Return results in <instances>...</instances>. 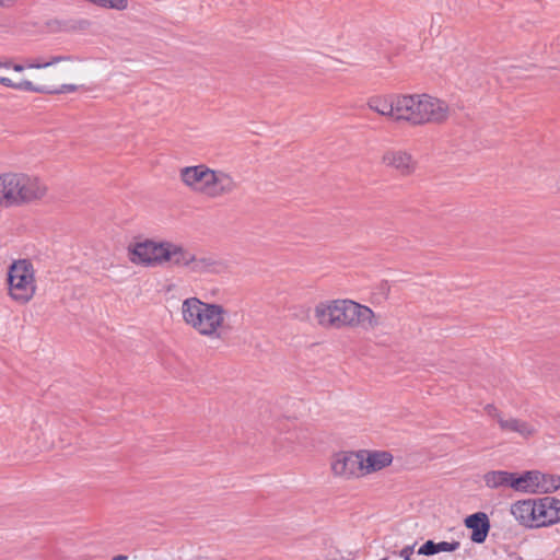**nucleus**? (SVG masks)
<instances>
[{"instance_id":"obj_7","label":"nucleus","mask_w":560,"mask_h":560,"mask_svg":"<svg viewBox=\"0 0 560 560\" xmlns=\"http://www.w3.org/2000/svg\"><path fill=\"white\" fill-rule=\"evenodd\" d=\"M511 514L526 528H539L560 522V500L552 497L526 499L511 505Z\"/></svg>"},{"instance_id":"obj_8","label":"nucleus","mask_w":560,"mask_h":560,"mask_svg":"<svg viewBox=\"0 0 560 560\" xmlns=\"http://www.w3.org/2000/svg\"><path fill=\"white\" fill-rule=\"evenodd\" d=\"M9 295L20 304L28 303L36 293L35 270L28 259H19L8 270Z\"/></svg>"},{"instance_id":"obj_3","label":"nucleus","mask_w":560,"mask_h":560,"mask_svg":"<svg viewBox=\"0 0 560 560\" xmlns=\"http://www.w3.org/2000/svg\"><path fill=\"white\" fill-rule=\"evenodd\" d=\"M314 318L317 325L325 329L362 328L370 330L381 324L380 316L370 307L351 300L320 302L314 307Z\"/></svg>"},{"instance_id":"obj_5","label":"nucleus","mask_w":560,"mask_h":560,"mask_svg":"<svg viewBox=\"0 0 560 560\" xmlns=\"http://www.w3.org/2000/svg\"><path fill=\"white\" fill-rule=\"evenodd\" d=\"M179 177L190 190L213 199L230 195L237 188V183L230 173L210 168L205 164L183 167Z\"/></svg>"},{"instance_id":"obj_15","label":"nucleus","mask_w":560,"mask_h":560,"mask_svg":"<svg viewBox=\"0 0 560 560\" xmlns=\"http://www.w3.org/2000/svg\"><path fill=\"white\" fill-rule=\"evenodd\" d=\"M398 103L400 95L374 96L369 100L368 106L373 112L398 121Z\"/></svg>"},{"instance_id":"obj_12","label":"nucleus","mask_w":560,"mask_h":560,"mask_svg":"<svg viewBox=\"0 0 560 560\" xmlns=\"http://www.w3.org/2000/svg\"><path fill=\"white\" fill-rule=\"evenodd\" d=\"M518 492L523 493H551L560 488V477L547 475L538 470L525 471L518 476Z\"/></svg>"},{"instance_id":"obj_6","label":"nucleus","mask_w":560,"mask_h":560,"mask_svg":"<svg viewBox=\"0 0 560 560\" xmlns=\"http://www.w3.org/2000/svg\"><path fill=\"white\" fill-rule=\"evenodd\" d=\"M398 121L410 126L442 124L450 115L446 102L428 94L400 95Z\"/></svg>"},{"instance_id":"obj_19","label":"nucleus","mask_w":560,"mask_h":560,"mask_svg":"<svg viewBox=\"0 0 560 560\" xmlns=\"http://www.w3.org/2000/svg\"><path fill=\"white\" fill-rule=\"evenodd\" d=\"M46 427L47 421L45 419H42L40 421H33L30 427L28 439L35 442H39L40 439L45 435Z\"/></svg>"},{"instance_id":"obj_20","label":"nucleus","mask_w":560,"mask_h":560,"mask_svg":"<svg viewBox=\"0 0 560 560\" xmlns=\"http://www.w3.org/2000/svg\"><path fill=\"white\" fill-rule=\"evenodd\" d=\"M460 546L459 541H440L435 542L436 553L439 552H453Z\"/></svg>"},{"instance_id":"obj_18","label":"nucleus","mask_w":560,"mask_h":560,"mask_svg":"<svg viewBox=\"0 0 560 560\" xmlns=\"http://www.w3.org/2000/svg\"><path fill=\"white\" fill-rule=\"evenodd\" d=\"M14 179L13 172L0 174V208L14 207Z\"/></svg>"},{"instance_id":"obj_14","label":"nucleus","mask_w":560,"mask_h":560,"mask_svg":"<svg viewBox=\"0 0 560 560\" xmlns=\"http://www.w3.org/2000/svg\"><path fill=\"white\" fill-rule=\"evenodd\" d=\"M363 477L384 469L393 463V455L386 451L361 450Z\"/></svg>"},{"instance_id":"obj_21","label":"nucleus","mask_w":560,"mask_h":560,"mask_svg":"<svg viewBox=\"0 0 560 560\" xmlns=\"http://www.w3.org/2000/svg\"><path fill=\"white\" fill-rule=\"evenodd\" d=\"M418 555L434 556L436 555L435 541L427 540L419 549Z\"/></svg>"},{"instance_id":"obj_9","label":"nucleus","mask_w":560,"mask_h":560,"mask_svg":"<svg viewBox=\"0 0 560 560\" xmlns=\"http://www.w3.org/2000/svg\"><path fill=\"white\" fill-rule=\"evenodd\" d=\"M485 411L490 418L497 421L499 429L505 434H515L523 440L533 439L538 434V422L527 421L504 413L493 405H487Z\"/></svg>"},{"instance_id":"obj_22","label":"nucleus","mask_w":560,"mask_h":560,"mask_svg":"<svg viewBox=\"0 0 560 560\" xmlns=\"http://www.w3.org/2000/svg\"><path fill=\"white\" fill-rule=\"evenodd\" d=\"M415 545L412 546H406L399 551V556L404 560H412V553H413Z\"/></svg>"},{"instance_id":"obj_4","label":"nucleus","mask_w":560,"mask_h":560,"mask_svg":"<svg viewBox=\"0 0 560 560\" xmlns=\"http://www.w3.org/2000/svg\"><path fill=\"white\" fill-rule=\"evenodd\" d=\"M183 322L199 335L208 338H220L225 328L228 311L215 303H206L196 296L182 302Z\"/></svg>"},{"instance_id":"obj_24","label":"nucleus","mask_w":560,"mask_h":560,"mask_svg":"<svg viewBox=\"0 0 560 560\" xmlns=\"http://www.w3.org/2000/svg\"><path fill=\"white\" fill-rule=\"evenodd\" d=\"M2 4H3V1H2V0H0V7H1Z\"/></svg>"},{"instance_id":"obj_17","label":"nucleus","mask_w":560,"mask_h":560,"mask_svg":"<svg viewBox=\"0 0 560 560\" xmlns=\"http://www.w3.org/2000/svg\"><path fill=\"white\" fill-rule=\"evenodd\" d=\"M485 483L488 488L498 489L501 487H510L515 491H518V476L514 472L505 470H492L483 476Z\"/></svg>"},{"instance_id":"obj_23","label":"nucleus","mask_w":560,"mask_h":560,"mask_svg":"<svg viewBox=\"0 0 560 560\" xmlns=\"http://www.w3.org/2000/svg\"><path fill=\"white\" fill-rule=\"evenodd\" d=\"M127 559H128L127 556L118 555V556L114 557L113 560H127Z\"/></svg>"},{"instance_id":"obj_10","label":"nucleus","mask_w":560,"mask_h":560,"mask_svg":"<svg viewBox=\"0 0 560 560\" xmlns=\"http://www.w3.org/2000/svg\"><path fill=\"white\" fill-rule=\"evenodd\" d=\"M14 175V207L35 203L47 195L48 187L40 178L26 173Z\"/></svg>"},{"instance_id":"obj_11","label":"nucleus","mask_w":560,"mask_h":560,"mask_svg":"<svg viewBox=\"0 0 560 560\" xmlns=\"http://www.w3.org/2000/svg\"><path fill=\"white\" fill-rule=\"evenodd\" d=\"M361 451L338 452L330 459V469L336 478L349 481L363 477Z\"/></svg>"},{"instance_id":"obj_1","label":"nucleus","mask_w":560,"mask_h":560,"mask_svg":"<svg viewBox=\"0 0 560 560\" xmlns=\"http://www.w3.org/2000/svg\"><path fill=\"white\" fill-rule=\"evenodd\" d=\"M79 59L72 55L37 56L24 63L0 60V84L18 91L61 94L73 93L77 84L63 83L79 72Z\"/></svg>"},{"instance_id":"obj_2","label":"nucleus","mask_w":560,"mask_h":560,"mask_svg":"<svg viewBox=\"0 0 560 560\" xmlns=\"http://www.w3.org/2000/svg\"><path fill=\"white\" fill-rule=\"evenodd\" d=\"M128 259L145 268L173 267L185 269L192 275H219L225 264L211 254H198L182 243L167 240L144 238L129 244Z\"/></svg>"},{"instance_id":"obj_16","label":"nucleus","mask_w":560,"mask_h":560,"mask_svg":"<svg viewBox=\"0 0 560 560\" xmlns=\"http://www.w3.org/2000/svg\"><path fill=\"white\" fill-rule=\"evenodd\" d=\"M466 527L472 530L470 539L474 542L482 544L489 533L490 522L486 513L478 512L465 518Z\"/></svg>"},{"instance_id":"obj_13","label":"nucleus","mask_w":560,"mask_h":560,"mask_svg":"<svg viewBox=\"0 0 560 560\" xmlns=\"http://www.w3.org/2000/svg\"><path fill=\"white\" fill-rule=\"evenodd\" d=\"M381 164L397 172L400 176H411L418 168V161L407 150L389 148L381 156Z\"/></svg>"}]
</instances>
